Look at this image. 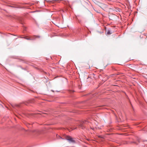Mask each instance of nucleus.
<instances>
[{
  "label": "nucleus",
  "mask_w": 147,
  "mask_h": 147,
  "mask_svg": "<svg viewBox=\"0 0 147 147\" xmlns=\"http://www.w3.org/2000/svg\"><path fill=\"white\" fill-rule=\"evenodd\" d=\"M59 138H61V139H63V138H62L60 136H59Z\"/></svg>",
  "instance_id": "7"
},
{
  "label": "nucleus",
  "mask_w": 147,
  "mask_h": 147,
  "mask_svg": "<svg viewBox=\"0 0 147 147\" xmlns=\"http://www.w3.org/2000/svg\"><path fill=\"white\" fill-rule=\"evenodd\" d=\"M45 128L43 130H42V131H43V132H44V131H45Z\"/></svg>",
  "instance_id": "6"
},
{
  "label": "nucleus",
  "mask_w": 147,
  "mask_h": 147,
  "mask_svg": "<svg viewBox=\"0 0 147 147\" xmlns=\"http://www.w3.org/2000/svg\"><path fill=\"white\" fill-rule=\"evenodd\" d=\"M111 33L110 32V31L109 30L107 32V34H111Z\"/></svg>",
  "instance_id": "5"
},
{
  "label": "nucleus",
  "mask_w": 147,
  "mask_h": 147,
  "mask_svg": "<svg viewBox=\"0 0 147 147\" xmlns=\"http://www.w3.org/2000/svg\"><path fill=\"white\" fill-rule=\"evenodd\" d=\"M87 124L86 121H83L81 122L80 123V126L82 129L85 128V126H84V124Z\"/></svg>",
  "instance_id": "2"
},
{
  "label": "nucleus",
  "mask_w": 147,
  "mask_h": 147,
  "mask_svg": "<svg viewBox=\"0 0 147 147\" xmlns=\"http://www.w3.org/2000/svg\"><path fill=\"white\" fill-rule=\"evenodd\" d=\"M32 37H34L35 39L36 38H39L40 37V36H34Z\"/></svg>",
  "instance_id": "4"
},
{
  "label": "nucleus",
  "mask_w": 147,
  "mask_h": 147,
  "mask_svg": "<svg viewBox=\"0 0 147 147\" xmlns=\"http://www.w3.org/2000/svg\"><path fill=\"white\" fill-rule=\"evenodd\" d=\"M66 139L70 143H75V141L70 136H67L66 138Z\"/></svg>",
  "instance_id": "1"
},
{
  "label": "nucleus",
  "mask_w": 147,
  "mask_h": 147,
  "mask_svg": "<svg viewBox=\"0 0 147 147\" xmlns=\"http://www.w3.org/2000/svg\"><path fill=\"white\" fill-rule=\"evenodd\" d=\"M23 38H24V39L27 40H35V38L34 37H31V38H27L26 36L22 37Z\"/></svg>",
  "instance_id": "3"
}]
</instances>
